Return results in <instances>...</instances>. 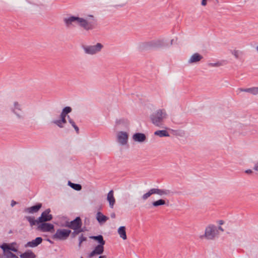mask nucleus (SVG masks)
<instances>
[{
  "label": "nucleus",
  "mask_w": 258,
  "mask_h": 258,
  "mask_svg": "<svg viewBox=\"0 0 258 258\" xmlns=\"http://www.w3.org/2000/svg\"><path fill=\"white\" fill-rule=\"evenodd\" d=\"M63 22L67 28H71L78 25L84 30L88 31L96 27L97 20L92 15H89L85 18L72 16L64 18Z\"/></svg>",
  "instance_id": "1"
},
{
  "label": "nucleus",
  "mask_w": 258,
  "mask_h": 258,
  "mask_svg": "<svg viewBox=\"0 0 258 258\" xmlns=\"http://www.w3.org/2000/svg\"><path fill=\"white\" fill-rule=\"evenodd\" d=\"M170 192V191L168 189L153 188L150 189L147 192L144 194L142 197V199L143 200L145 201L154 194H157L160 196H163L169 195Z\"/></svg>",
  "instance_id": "2"
},
{
  "label": "nucleus",
  "mask_w": 258,
  "mask_h": 258,
  "mask_svg": "<svg viewBox=\"0 0 258 258\" xmlns=\"http://www.w3.org/2000/svg\"><path fill=\"white\" fill-rule=\"evenodd\" d=\"M218 235V230L216 226L210 225L206 227L204 235L201 236V238L205 237L208 240H213Z\"/></svg>",
  "instance_id": "3"
},
{
  "label": "nucleus",
  "mask_w": 258,
  "mask_h": 258,
  "mask_svg": "<svg viewBox=\"0 0 258 258\" xmlns=\"http://www.w3.org/2000/svg\"><path fill=\"white\" fill-rule=\"evenodd\" d=\"M103 47L102 44L97 43L95 45L84 46L83 48L85 53L94 55L100 52Z\"/></svg>",
  "instance_id": "4"
},
{
  "label": "nucleus",
  "mask_w": 258,
  "mask_h": 258,
  "mask_svg": "<svg viewBox=\"0 0 258 258\" xmlns=\"http://www.w3.org/2000/svg\"><path fill=\"white\" fill-rule=\"evenodd\" d=\"M71 233V231L69 229H59L56 231V233L52 236V238L54 240H66Z\"/></svg>",
  "instance_id": "5"
},
{
  "label": "nucleus",
  "mask_w": 258,
  "mask_h": 258,
  "mask_svg": "<svg viewBox=\"0 0 258 258\" xmlns=\"http://www.w3.org/2000/svg\"><path fill=\"white\" fill-rule=\"evenodd\" d=\"M165 117V114H152L150 116L152 122L156 126L161 125Z\"/></svg>",
  "instance_id": "6"
},
{
  "label": "nucleus",
  "mask_w": 258,
  "mask_h": 258,
  "mask_svg": "<svg viewBox=\"0 0 258 258\" xmlns=\"http://www.w3.org/2000/svg\"><path fill=\"white\" fill-rule=\"evenodd\" d=\"M37 229L41 232H51L54 231V226L52 224L42 222L38 225Z\"/></svg>",
  "instance_id": "7"
},
{
  "label": "nucleus",
  "mask_w": 258,
  "mask_h": 258,
  "mask_svg": "<svg viewBox=\"0 0 258 258\" xmlns=\"http://www.w3.org/2000/svg\"><path fill=\"white\" fill-rule=\"evenodd\" d=\"M50 212V209H47L43 212L40 217L38 218V221L40 223H42L51 220L52 219V215L49 214Z\"/></svg>",
  "instance_id": "8"
},
{
  "label": "nucleus",
  "mask_w": 258,
  "mask_h": 258,
  "mask_svg": "<svg viewBox=\"0 0 258 258\" xmlns=\"http://www.w3.org/2000/svg\"><path fill=\"white\" fill-rule=\"evenodd\" d=\"M67 226L73 230H77L82 226V221L79 217L76 218L75 220L68 223Z\"/></svg>",
  "instance_id": "9"
},
{
  "label": "nucleus",
  "mask_w": 258,
  "mask_h": 258,
  "mask_svg": "<svg viewBox=\"0 0 258 258\" xmlns=\"http://www.w3.org/2000/svg\"><path fill=\"white\" fill-rule=\"evenodd\" d=\"M128 139V135L126 133L124 132H120L117 135V141L122 145H124L126 144Z\"/></svg>",
  "instance_id": "10"
},
{
  "label": "nucleus",
  "mask_w": 258,
  "mask_h": 258,
  "mask_svg": "<svg viewBox=\"0 0 258 258\" xmlns=\"http://www.w3.org/2000/svg\"><path fill=\"white\" fill-rule=\"evenodd\" d=\"M42 241V238L40 237H38L36 238L35 239L28 242L26 245L25 247H35L37 246L39 244H40Z\"/></svg>",
  "instance_id": "11"
},
{
  "label": "nucleus",
  "mask_w": 258,
  "mask_h": 258,
  "mask_svg": "<svg viewBox=\"0 0 258 258\" xmlns=\"http://www.w3.org/2000/svg\"><path fill=\"white\" fill-rule=\"evenodd\" d=\"M203 58L202 55L198 53L193 54L188 59V62L189 63H197L200 61Z\"/></svg>",
  "instance_id": "12"
},
{
  "label": "nucleus",
  "mask_w": 258,
  "mask_h": 258,
  "mask_svg": "<svg viewBox=\"0 0 258 258\" xmlns=\"http://www.w3.org/2000/svg\"><path fill=\"white\" fill-rule=\"evenodd\" d=\"M104 251V245H98L95 249L90 253L89 257H93L95 254H101Z\"/></svg>",
  "instance_id": "13"
},
{
  "label": "nucleus",
  "mask_w": 258,
  "mask_h": 258,
  "mask_svg": "<svg viewBox=\"0 0 258 258\" xmlns=\"http://www.w3.org/2000/svg\"><path fill=\"white\" fill-rule=\"evenodd\" d=\"M256 87H252L248 88H239L237 89L236 92L238 94L241 92H247L253 95H256Z\"/></svg>",
  "instance_id": "14"
},
{
  "label": "nucleus",
  "mask_w": 258,
  "mask_h": 258,
  "mask_svg": "<svg viewBox=\"0 0 258 258\" xmlns=\"http://www.w3.org/2000/svg\"><path fill=\"white\" fill-rule=\"evenodd\" d=\"M67 114H61L60 119L54 120L52 121L53 123L56 124L59 127H62L63 126V124L67 122L66 117Z\"/></svg>",
  "instance_id": "15"
},
{
  "label": "nucleus",
  "mask_w": 258,
  "mask_h": 258,
  "mask_svg": "<svg viewBox=\"0 0 258 258\" xmlns=\"http://www.w3.org/2000/svg\"><path fill=\"white\" fill-rule=\"evenodd\" d=\"M133 139L135 142H144L146 139V135L143 133H136L133 136Z\"/></svg>",
  "instance_id": "16"
},
{
  "label": "nucleus",
  "mask_w": 258,
  "mask_h": 258,
  "mask_svg": "<svg viewBox=\"0 0 258 258\" xmlns=\"http://www.w3.org/2000/svg\"><path fill=\"white\" fill-rule=\"evenodd\" d=\"M107 200L109 202V207L113 208L115 203V199L113 196V191L111 190L109 191L107 196Z\"/></svg>",
  "instance_id": "17"
},
{
  "label": "nucleus",
  "mask_w": 258,
  "mask_h": 258,
  "mask_svg": "<svg viewBox=\"0 0 258 258\" xmlns=\"http://www.w3.org/2000/svg\"><path fill=\"white\" fill-rule=\"evenodd\" d=\"M42 207L41 203L37 204V205L32 206L29 208H26L24 210L25 212L28 213H34L37 212Z\"/></svg>",
  "instance_id": "18"
},
{
  "label": "nucleus",
  "mask_w": 258,
  "mask_h": 258,
  "mask_svg": "<svg viewBox=\"0 0 258 258\" xmlns=\"http://www.w3.org/2000/svg\"><path fill=\"white\" fill-rule=\"evenodd\" d=\"M10 110L12 112L21 111L22 110V105L17 101H14L10 106Z\"/></svg>",
  "instance_id": "19"
},
{
  "label": "nucleus",
  "mask_w": 258,
  "mask_h": 258,
  "mask_svg": "<svg viewBox=\"0 0 258 258\" xmlns=\"http://www.w3.org/2000/svg\"><path fill=\"white\" fill-rule=\"evenodd\" d=\"M96 219L100 223H104L108 220V217L104 215L101 212H98L96 214Z\"/></svg>",
  "instance_id": "20"
},
{
  "label": "nucleus",
  "mask_w": 258,
  "mask_h": 258,
  "mask_svg": "<svg viewBox=\"0 0 258 258\" xmlns=\"http://www.w3.org/2000/svg\"><path fill=\"white\" fill-rule=\"evenodd\" d=\"M21 258H35L36 255L31 250H27L20 255Z\"/></svg>",
  "instance_id": "21"
},
{
  "label": "nucleus",
  "mask_w": 258,
  "mask_h": 258,
  "mask_svg": "<svg viewBox=\"0 0 258 258\" xmlns=\"http://www.w3.org/2000/svg\"><path fill=\"white\" fill-rule=\"evenodd\" d=\"M117 232L121 238H122L123 240L126 239L127 237L125 226H120L119 227L117 230Z\"/></svg>",
  "instance_id": "22"
},
{
  "label": "nucleus",
  "mask_w": 258,
  "mask_h": 258,
  "mask_svg": "<svg viewBox=\"0 0 258 258\" xmlns=\"http://www.w3.org/2000/svg\"><path fill=\"white\" fill-rule=\"evenodd\" d=\"M25 218L29 221L31 226H33L36 224L38 225L40 223L38 221V218L36 220H35L34 217L31 216H26Z\"/></svg>",
  "instance_id": "23"
},
{
  "label": "nucleus",
  "mask_w": 258,
  "mask_h": 258,
  "mask_svg": "<svg viewBox=\"0 0 258 258\" xmlns=\"http://www.w3.org/2000/svg\"><path fill=\"white\" fill-rule=\"evenodd\" d=\"M90 238L97 241L100 243L99 245H104L105 243V241L104 240L103 237L101 235L91 236Z\"/></svg>",
  "instance_id": "24"
},
{
  "label": "nucleus",
  "mask_w": 258,
  "mask_h": 258,
  "mask_svg": "<svg viewBox=\"0 0 258 258\" xmlns=\"http://www.w3.org/2000/svg\"><path fill=\"white\" fill-rule=\"evenodd\" d=\"M154 135L160 137H169V133L165 130H159L154 133Z\"/></svg>",
  "instance_id": "25"
},
{
  "label": "nucleus",
  "mask_w": 258,
  "mask_h": 258,
  "mask_svg": "<svg viewBox=\"0 0 258 258\" xmlns=\"http://www.w3.org/2000/svg\"><path fill=\"white\" fill-rule=\"evenodd\" d=\"M152 204L153 207H157L160 206L165 205L166 202L164 200L159 199L157 201L153 202Z\"/></svg>",
  "instance_id": "26"
},
{
  "label": "nucleus",
  "mask_w": 258,
  "mask_h": 258,
  "mask_svg": "<svg viewBox=\"0 0 258 258\" xmlns=\"http://www.w3.org/2000/svg\"><path fill=\"white\" fill-rule=\"evenodd\" d=\"M68 184L73 189L79 191L82 189V186L80 184L74 183L71 181H69Z\"/></svg>",
  "instance_id": "27"
},
{
  "label": "nucleus",
  "mask_w": 258,
  "mask_h": 258,
  "mask_svg": "<svg viewBox=\"0 0 258 258\" xmlns=\"http://www.w3.org/2000/svg\"><path fill=\"white\" fill-rule=\"evenodd\" d=\"M10 245L8 244L7 243H3L2 245H1V248L3 250V251L5 252V254H6V252H9L8 249L9 248Z\"/></svg>",
  "instance_id": "28"
},
{
  "label": "nucleus",
  "mask_w": 258,
  "mask_h": 258,
  "mask_svg": "<svg viewBox=\"0 0 258 258\" xmlns=\"http://www.w3.org/2000/svg\"><path fill=\"white\" fill-rule=\"evenodd\" d=\"M5 258H19L16 254L12 253L11 251L6 252V254H5Z\"/></svg>",
  "instance_id": "29"
},
{
  "label": "nucleus",
  "mask_w": 258,
  "mask_h": 258,
  "mask_svg": "<svg viewBox=\"0 0 258 258\" xmlns=\"http://www.w3.org/2000/svg\"><path fill=\"white\" fill-rule=\"evenodd\" d=\"M231 53L235 56L236 58H239L241 52L237 50H232L231 51Z\"/></svg>",
  "instance_id": "30"
},
{
  "label": "nucleus",
  "mask_w": 258,
  "mask_h": 258,
  "mask_svg": "<svg viewBox=\"0 0 258 258\" xmlns=\"http://www.w3.org/2000/svg\"><path fill=\"white\" fill-rule=\"evenodd\" d=\"M72 111V108L69 106L64 107L61 113H70Z\"/></svg>",
  "instance_id": "31"
},
{
  "label": "nucleus",
  "mask_w": 258,
  "mask_h": 258,
  "mask_svg": "<svg viewBox=\"0 0 258 258\" xmlns=\"http://www.w3.org/2000/svg\"><path fill=\"white\" fill-rule=\"evenodd\" d=\"M87 240V238L85 237L83 234H82L79 237V241L80 243H82L83 241H85Z\"/></svg>",
  "instance_id": "32"
},
{
  "label": "nucleus",
  "mask_w": 258,
  "mask_h": 258,
  "mask_svg": "<svg viewBox=\"0 0 258 258\" xmlns=\"http://www.w3.org/2000/svg\"><path fill=\"white\" fill-rule=\"evenodd\" d=\"M10 250L13 251L14 252L18 251V249L12 246V245L9 246V248L8 249V251H10Z\"/></svg>",
  "instance_id": "33"
},
{
  "label": "nucleus",
  "mask_w": 258,
  "mask_h": 258,
  "mask_svg": "<svg viewBox=\"0 0 258 258\" xmlns=\"http://www.w3.org/2000/svg\"><path fill=\"white\" fill-rule=\"evenodd\" d=\"M79 232L78 231V229L77 230H74V231H73V232H72V237H75L78 234H79Z\"/></svg>",
  "instance_id": "34"
},
{
  "label": "nucleus",
  "mask_w": 258,
  "mask_h": 258,
  "mask_svg": "<svg viewBox=\"0 0 258 258\" xmlns=\"http://www.w3.org/2000/svg\"><path fill=\"white\" fill-rule=\"evenodd\" d=\"M211 1L212 0H202L201 2V5L203 6H206L207 4V2Z\"/></svg>",
  "instance_id": "35"
},
{
  "label": "nucleus",
  "mask_w": 258,
  "mask_h": 258,
  "mask_svg": "<svg viewBox=\"0 0 258 258\" xmlns=\"http://www.w3.org/2000/svg\"><path fill=\"white\" fill-rule=\"evenodd\" d=\"M253 169L256 171H258V161L254 164Z\"/></svg>",
  "instance_id": "36"
},
{
  "label": "nucleus",
  "mask_w": 258,
  "mask_h": 258,
  "mask_svg": "<svg viewBox=\"0 0 258 258\" xmlns=\"http://www.w3.org/2000/svg\"><path fill=\"white\" fill-rule=\"evenodd\" d=\"M68 118H69V121H70V123L72 124V125L73 126H75L76 125L75 122L72 119H70L69 116H68Z\"/></svg>",
  "instance_id": "37"
},
{
  "label": "nucleus",
  "mask_w": 258,
  "mask_h": 258,
  "mask_svg": "<svg viewBox=\"0 0 258 258\" xmlns=\"http://www.w3.org/2000/svg\"><path fill=\"white\" fill-rule=\"evenodd\" d=\"M124 120L123 119H120V120H116V123L117 124H120L122 123H124Z\"/></svg>",
  "instance_id": "38"
},
{
  "label": "nucleus",
  "mask_w": 258,
  "mask_h": 258,
  "mask_svg": "<svg viewBox=\"0 0 258 258\" xmlns=\"http://www.w3.org/2000/svg\"><path fill=\"white\" fill-rule=\"evenodd\" d=\"M73 127H74V129L75 130V131H76L77 133L79 134V127L76 125H75V126H73Z\"/></svg>",
  "instance_id": "39"
},
{
  "label": "nucleus",
  "mask_w": 258,
  "mask_h": 258,
  "mask_svg": "<svg viewBox=\"0 0 258 258\" xmlns=\"http://www.w3.org/2000/svg\"><path fill=\"white\" fill-rule=\"evenodd\" d=\"M17 204V202H16L15 201H14V200H12V202H11V206L13 207H14L15 205Z\"/></svg>",
  "instance_id": "40"
},
{
  "label": "nucleus",
  "mask_w": 258,
  "mask_h": 258,
  "mask_svg": "<svg viewBox=\"0 0 258 258\" xmlns=\"http://www.w3.org/2000/svg\"><path fill=\"white\" fill-rule=\"evenodd\" d=\"M245 173L247 174H251L252 173V171L251 169H247L245 171Z\"/></svg>",
  "instance_id": "41"
},
{
  "label": "nucleus",
  "mask_w": 258,
  "mask_h": 258,
  "mask_svg": "<svg viewBox=\"0 0 258 258\" xmlns=\"http://www.w3.org/2000/svg\"><path fill=\"white\" fill-rule=\"evenodd\" d=\"M115 216H116V215H115V214L114 213H112L110 215V217H111V218H115Z\"/></svg>",
  "instance_id": "42"
},
{
  "label": "nucleus",
  "mask_w": 258,
  "mask_h": 258,
  "mask_svg": "<svg viewBox=\"0 0 258 258\" xmlns=\"http://www.w3.org/2000/svg\"><path fill=\"white\" fill-rule=\"evenodd\" d=\"M78 231L79 232V233H80V232H83L84 231V229L81 228V227L80 228H79L78 229Z\"/></svg>",
  "instance_id": "43"
},
{
  "label": "nucleus",
  "mask_w": 258,
  "mask_h": 258,
  "mask_svg": "<svg viewBox=\"0 0 258 258\" xmlns=\"http://www.w3.org/2000/svg\"><path fill=\"white\" fill-rule=\"evenodd\" d=\"M258 95V87H256V95Z\"/></svg>",
  "instance_id": "44"
},
{
  "label": "nucleus",
  "mask_w": 258,
  "mask_h": 258,
  "mask_svg": "<svg viewBox=\"0 0 258 258\" xmlns=\"http://www.w3.org/2000/svg\"><path fill=\"white\" fill-rule=\"evenodd\" d=\"M218 229L222 231H224L223 229L221 226H219Z\"/></svg>",
  "instance_id": "45"
},
{
  "label": "nucleus",
  "mask_w": 258,
  "mask_h": 258,
  "mask_svg": "<svg viewBox=\"0 0 258 258\" xmlns=\"http://www.w3.org/2000/svg\"><path fill=\"white\" fill-rule=\"evenodd\" d=\"M99 257H101V258H107L106 256V255H101Z\"/></svg>",
  "instance_id": "46"
},
{
  "label": "nucleus",
  "mask_w": 258,
  "mask_h": 258,
  "mask_svg": "<svg viewBox=\"0 0 258 258\" xmlns=\"http://www.w3.org/2000/svg\"><path fill=\"white\" fill-rule=\"evenodd\" d=\"M17 117L18 118H21V116L20 115V114H17Z\"/></svg>",
  "instance_id": "47"
},
{
  "label": "nucleus",
  "mask_w": 258,
  "mask_h": 258,
  "mask_svg": "<svg viewBox=\"0 0 258 258\" xmlns=\"http://www.w3.org/2000/svg\"><path fill=\"white\" fill-rule=\"evenodd\" d=\"M223 223H224V222L222 220H220L219 221V224H221V225L223 224Z\"/></svg>",
  "instance_id": "48"
},
{
  "label": "nucleus",
  "mask_w": 258,
  "mask_h": 258,
  "mask_svg": "<svg viewBox=\"0 0 258 258\" xmlns=\"http://www.w3.org/2000/svg\"><path fill=\"white\" fill-rule=\"evenodd\" d=\"M81 243H80V241H79V247H81Z\"/></svg>",
  "instance_id": "49"
},
{
  "label": "nucleus",
  "mask_w": 258,
  "mask_h": 258,
  "mask_svg": "<svg viewBox=\"0 0 258 258\" xmlns=\"http://www.w3.org/2000/svg\"><path fill=\"white\" fill-rule=\"evenodd\" d=\"M218 66V65L217 63H215V64H213V65H212V66Z\"/></svg>",
  "instance_id": "50"
},
{
  "label": "nucleus",
  "mask_w": 258,
  "mask_h": 258,
  "mask_svg": "<svg viewBox=\"0 0 258 258\" xmlns=\"http://www.w3.org/2000/svg\"><path fill=\"white\" fill-rule=\"evenodd\" d=\"M256 51L258 52V46H257L255 48Z\"/></svg>",
  "instance_id": "51"
},
{
  "label": "nucleus",
  "mask_w": 258,
  "mask_h": 258,
  "mask_svg": "<svg viewBox=\"0 0 258 258\" xmlns=\"http://www.w3.org/2000/svg\"><path fill=\"white\" fill-rule=\"evenodd\" d=\"M47 241H49V242H50V243H52V242L51 241V240H49V239H47Z\"/></svg>",
  "instance_id": "52"
},
{
  "label": "nucleus",
  "mask_w": 258,
  "mask_h": 258,
  "mask_svg": "<svg viewBox=\"0 0 258 258\" xmlns=\"http://www.w3.org/2000/svg\"><path fill=\"white\" fill-rule=\"evenodd\" d=\"M81 258H83L82 257H81Z\"/></svg>",
  "instance_id": "53"
},
{
  "label": "nucleus",
  "mask_w": 258,
  "mask_h": 258,
  "mask_svg": "<svg viewBox=\"0 0 258 258\" xmlns=\"http://www.w3.org/2000/svg\"><path fill=\"white\" fill-rule=\"evenodd\" d=\"M99 258H101V257H99Z\"/></svg>",
  "instance_id": "54"
}]
</instances>
